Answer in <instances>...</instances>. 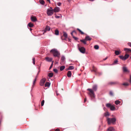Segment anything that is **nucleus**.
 Returning <instances> with one entry per match:
<instances>
[{
    "label": "nucleus",
    "instance_id": "nucleus-1",
    "mask_svg": "<svg viewBox=\"0 0 131 131\" xmlns=\"http://www.w3.org/2000/svg\"><path fill=\"white\" fill-rule=\"evenodd\" d=\"M50 52L53 54L54 57H57L59 59L60 53L57 49H52L51 50Z\"/></svg>",
    "mask_w": 131,
    "mask_h": 131
},
{
    "label": "nucleus",
    "instance_id": "nucleus-2",
    "mask_svg": "<svg viewBox=\"0 0 131 131\" xmlns=\"http://www.w3.org/2000/svg\"><path fill=\"white\" fill-rule=\"evenodd\" d=\"M116 119L115 118H107V121L108 124H110L111 123L114 124L116 121Z\"/></svg>",
    "mask_w": 131,
    "mask_h": 131
},
{
    "label": "nucleus",
    "instance_id": "nucleus-3",
    "mask_svg": "<svg viewBox=\"0 0 131 131\" xmlns=\"http://www.w3.org/2000/svg\"><path fill=\"white\" fill-rule=\"evenodd\" d=\"M87 90L89 91V94L92 97H94V93L93 90L91 89H87Z\"/></svg>",
    "mask_w": 131,
    "mask_h": 131
},
{
    "label": "nucleus",
    "instance_id": "nucleus-4",
    "mask_svg": "<svg viewBox=\"0 0 131 131\" xmlns=\"http://www.w3.org/2000/svg\"><path fill=\"white\" fill-rule=\"evenodd\" d=\"M129 54H126L125 55L124 57L123 56H119V57L121 59L123 60H125L127 59L129 57Z\"/></svg>",
    "mask_w": 131,
    "mask_h": 131
},
{
    "label": "nucleus",
    "instance_id": "nucleus-5",
    "mask_svg": "<svg viewBox=\"0 0 131 131\" xmlns=\"http://www.w3.org/2000/svg\"><path fill=\"white\" fill-rule=\"evenodd\" d=\"M106 106L108 107H110V110L112 111H114L115 110V107L113 105H112L110 103L106 104Z\"/></svg>",
    "mask_w": 131,
    "mask_h": 131
},
{
    "label": "nucleus",
    "instance_id": "nucleus-6",
    "mask_svg": "<svg viewBox=\"0 0 131 131\" xmlns=\"http://www.w3.org/2000/svg\"><path fill=\"white\" fill-rule=\"evenodd\" d=\"M78 46L79 48V49L80 51L82 53H85V49L83 47H79V45H78Z\"/></svg>",
    "mask_w": 131,
    "mask_h": 131
},
{
    "label": "nucleus",
    "instance_id": "nucleus-7",
    "mask_svg": "<svg viewBox=\"0 0 131 131\" xmlns=\"http://www.w3.org/2000/svg\"><path fill=\"white\" fill-rule=\"evenodd\" d=\"M53 11L50 10L49 9H48L47 10V14L48 16H51L53 14Z\"/></svg>",
    "mask_w": 131,
    "mask_h": 131
},
{
    "label": "nucleus",
    "instance_id": "nucleus-8",
    "mask_svg": "<svg viewBox=\"0 0 131 131\" xmlns=\"http://www.w3.org/2000/svg\"><path fill=\"white\" fill-rule=\"evenodd\" d=\"M46 81V79L45 78H42L40 81V85L41 86H43Z\"/></svg>",
    "mask_w": 131,
    "mask_h": 131
},
{
    "label": "nucleus",
    "instance_id": "nucleus-9",
    "mask_svg": "<svg viewBox=\"0 0 131 131\" xmlns=\"http://www.w3.org/2000/svg\"><path fill=\"white\" fill-rule=\"evenodd\" d=\"M63 36L61 37V38L62 40L65 39L67 37V34L65 32H63Z\"/></svg>",
    "mask_w": 131,
    "mask_h": 131
},
{
    "label": "nucleus",
    "instance_id": "nucleus-10",
    "mask_svg": "<svg viewBox=\"0 0 131 131\" xmlns=\"http://www.w3.org/2000/svg\"><path fill=\"white\" fill-rule=\"evenodd\" d=\"M45 59L48 62H52V60H53L52 58H49V57H46L45 58Z\"/></svg>",
    "mask_w": 131,
    "mask_h": 131
},
{
    "label": "nucleus",
    "instance_id": "nucleus-11",
    "mask_svg": "<svg viewBox=\"0 0 131 131\" xmlns=\"http://www.w3.org/2000/svg\"><path fill=\"white\" fill-rule=\"evenodd\" d=\"M60 11V8L58 7H55L53 9V12L55 13L58 12Z\"/></svg>",
    "mask_w": 131,
    "mask_h": 131
},
{
    "label": "nucleus",
    "instance_id": "nucleus-12",
    "mask_svg": "<svg viewBox=\"0 0 131 131\" xmlns=\"http://www.w3.org/2000/svg\"><path fill=\"white\" fill-rule=\"evenodd\" d=\"M65 58L64 56H62L61 58V64H62L64 61H65Z\"/></svg>",
    "mask_w": 131,
    "mask_h": 131
},
{
    "label": "nucleus",
    "instance_id": "nucleus-13",
    "mask_svg": "<svg viewBox=\"0 0 131 131\" xmlns=\"http://www.w3.org/2000/svg\"><path fill=\"white\" fill-rule=\"evenodd\" d=\"M31 20L33 22H35L37 20L36 17L35 16H32L31 18Z\"/></svg>",
    "mask_w": 131,
    "mask_h": 131
},
{
    "label": "nucleus",
    "instance_id": "nucleus-14",
    "mask_svg": "<svg viewBox=\"0 0 131 131\" xmlns=\"http://www.w3.org/2000/svg\"><path fill=\"white\" fill-rule=\"evenodd\" d=\"M123 70L124 72H129V71L127 69V68L125 67H124L123 68Z\"/></svg>",
    "mask_w": 131,
    "mask_h": 131
},
{
    "label": "nucleus",
    "instance_id": "nucleus-15",
    "mask_svg": "<svg viewBox=\"0 0 131 131\" xmlns=\"http://www.w3.org/2000/svg\"><path fill=\"white\" fill-rule=\"evenodd\" d=\"M50 28L49 26H47L45 28V29L44 30V32H46L47 31H49L50 30Z\"/></svg>",
    "mask_w": 131,
    "mask_h": 131
},
{
    "label": "nucleus",
    "instance_id": "nucleus-16",
    "mask_svg": "<svg viewBox=\"0 0 131 131\" xmlns=\"http://www.w3.org/2000/svg\"><path fill=\"white\" fill-rule=\"evenodd\" d=\"M85 39L86 41H90L92 39V38H91L89 36H87L85 37Z\"/></svg>",
    "mask_w": 131,
    "mask_h": 131
},
{
    "label": "nucleus",
    "instance_id": "nucleus-17",
    "mask_svg": "<svg viewBox=\"0 0 131 131\" xmlns=\"http://www.w3.org/2000/svg\"><path fill=\"white\" fill-rule=\"evenodd\" d=\"M93 91H96L97 89V86L96 85H94L93 87Z\"/></svg>",
    "mask_w": 131,
    "mask_h": 131
},
{
    "label": "nucleus",
    "instance_id": "nucleus-18",
    "mask_svg": "<svg viewBox=\"0 0 131 131\" xmlns=\"http://www.w3.org/2000/svg\"><path fill=\"white\" fill-rule=\"evenodd\" d=\"M124 50L127 51V52H131V49L127 48H125Z\"/></svg>",
    "mask_w": 131,
    "mask_h": 131
},
{
    "label": "nucleus",
    "instance_id": "nucleus-19",
    "mask_svg": "<svg viewBox=\"0 0 131 131\" xmlns=\"http://www.w3.org/2000/svg\"><path fill=\"white\" fill-rule=\"evenodd\" d=\"M67 76L69 77H70L71 75V71H69L67 74Z\"/></svg>",
    "mask_w": 131,
    "mask_h": 131
},
{
    "label": "nucleus",
    "instance_id": "nucleus-20",
    "mask_svg": "<svg viewBox=\"0 0 131 131\" xmlns=\"http://www.w3.org/2000/svg\"><path fill=\"white\" fill-rule=\"evenodd\" d=\"M80 41L81 42H82L84 44H86V40H85V39L83 40H81Z\"/></svg>",
    "mask_w": 131,
    "mask_h": 131
},
{
    "label": "nucleus",
    "instance_id": "nucleus-21",
    "mask_svg": "<svg viewBox=\"0 0 131 131\" xmlns=\"http://www.w3.org/2000/svg\"><path fill=\"white\" fill-rule=\"evenodd\" d=\"M107 130L108 131H113L114 130V128L112 127H110L108 128Z\"/></svg>",
    "mask_w": 131,
    "mask_h": 131
},
{
    "label": "nucleus",
    "instance_id": "nucleus-22",
    "mask_svg": "<svg viewBox=\"0 0 131 131\" xmlns=\"http://www.w3.org/2000/svg\"><path fill=\"white\" fill-rule=\"evenodd\" d=\"M92 68H93V69L92 70V72H96V68L94 66H93Z\"/></svg>",
    "mask_w": 131,
    "mask_h": 131
},
{
    "label": "nucleus",
    "instance_id": "nucleus-23",
    "mask_svg": "<svg viewBox=\"0 0 131 131\" xmlns=\"http://www.w3.org/2000/svg\"><path fill=\"white\" fill-rule=\"evenodd\" d=\"M28 25L29 27H33L34 26L33 24L31 23H29L28 24Z\"/></svg>",
    "mask_w": 131,
    "mask_h": 131
},
{
    "label": "nucleus",
    "instance_id": "nucleus-24",
    "mask_svg": "<svg viewBox=\"0 0 131 131\" xmlns=\"http://www.w3.org/2000/svg\"><path fill=\"white\" fill-rule=\"evenodd\" d=\"M50 85V83L48 82H46L45 84V87H49Z\"/></svg>",
    "mask_w": 131,
    "mask_h": 131
},
{
    "label": "nucleus",
    "instance_id": "nucleus-25",
    "mask_svg": "<svg viewBox=\"0 0 131 131\" xmlns=\"http://www.w3.org/2000/svg\"><path fill=\"white\" fill-rule=\"evenodd\" d=\"M53 75V73H49L48 76L50 78L52 77Z\"/></svg>",
    "mask_w": 131,
    "mask_h": 131
},
{
    "label": "nucleus",
    "instance_id": "nucleus-26",
    "mask_svg": "<svg viewBox=\"0 0 131 131\" xmlns=\"http://www.w3.org/2000/svg\"><path fill=\"white\" fill-rule=\"evenodd\" d=\"M121 103V102L119 100H117L115 101V103L116 105H118L119 104H120Z\"/></svg>",
    "mask_w": 131,
    "mask_h": 131
},
{
    "label": "nucleus",
    "instance_id": "nucleus-27",
    "mask_svg": "<svg viewBox=\"0 0 131 131\" xmlns=\"http://www.w3.org/2000/svg\"><path fill=\"white\" fill-rule=\"evenodd\" d=\"M77 29L79 31V32H80L82 35H83L84 34V32L79 29L77 28Z\"/></svg>",
    "mask_w": 131,
    "mask_h": 131
},
{
    "label": "nucleus",
    "instance_id": "nucleus-28",
    "mask_svg": "<svg viewBox=\"0 0 131 131\" xmlns=\"http://www.w3.org/2000/svg\"><path fill=\"white\" fill-rule=\"evenodd\" d=\"M74 69V67L73 66H70L68 69V70H72Z\"/></svg>",
    "mask_w": 131,
    "mask_h": 131
},
{
    "label": "nucleus",
    "instance_id": "nucleus-29",
    "mask_svg": "<svg viewBox=\"0 0 131 131\" xmlns=\"http://www.w3.org/2000/svg\"><path fill=\"white\" fill-rule=\"evenodd\" d=\"M65 68V67L64 66H61L60 68V71H62Z\"/></svg>",
    "mask_w": 131,
    "mask_h": 131
},
{
    "label": "nucleus",
    "instance_id": "nucleus-30",
    "mask_svg": "<svg viewBox=\"0 0 131 131\" xmlns=\"http://www.w3.org/2000/svg\"><path fill=\"white\" fill-rule=\"evenodd\" d=\"M120 52L116 50L115 52V54L116 55H118L119 54Z\"/></svg>",
    "mask_w": 131,
    "mask_h": 131
},
{
    "label": "nucleus",
    "instance_id": "nucleus-31",
    "mask_svg": "<svg viewBox=\"0 0 131 131\" xmlns=\"http://www.w3.org/2000/svg\"><path fill=\"white\" fill-rule=\"evenodd\" d=\"M129 85V84L127 82L125 83L122 84V85L125 86H127Z\"/></svg>",
    "mask_w": 131,
    "mask_h": 131
},
{
    "label": "nucleus",
    "instance_id": "nucleus-32",
    "mask_svg": "<svg viewBox=\"0 0 131 131\" xmlns=\"http://www.w3.org/2000/svg\"><path fill=\"white\" fill-rule=\"evenodd\" d=\"M40 3L42 5H43L45 3V2L43 0H41L39 1Z\"/></svg>",
    "mask_w": 131,
    "mask_h": 131
},
{
    "label": "nucleus",
    "instance_id": "nucleus-33",
    "mask_svg": "<svg viewBox=\"0 0 131 131\" xmlns=\"http://www.w3.org/2000/svg\"><path fill=\"white\" fill-rule=\"evenodd\" d=\"M59 34V31L58 30H56L55 31V34L56 35H58Z\"/></svg>",
    "mask_w": 131,
    "mask_h": 131
},
{
    "label": "nucleus",
    "instance_id": "nucleus-34",
    "mask_svg": "<svg viewBox=\"0 0 131 131\" xmlns=\"http://www.w3.org/2000/svg\"><path fill=\"white\" fill-rule=\"evenodd\" d=\"M94 48L96 49H99V46L97 45H95L94 46Z\"/></svg>",
    "mask_w": 131,
    "mask_h": 131
},
{
    "label": "nucleus",
    "instance_id": "nucleus-35",
    "mask_svg": "<svg viewBox=\"0 0 131 131\" xmlns=\"http://www.w3.org/2000/svg\"><path fill=\"white\" fill-rule=\"evenodd\" d=\"M37 78V77H36V78H35L34 80L33 81V85H32V86H34V85L35 84V83L36 82V81Z\"/></svg>",
    "mask_w": 131,
    "mask_h": 131
},
{
    "label": "nucleus",
    "instance_id": "nucleus-36",
    "mask_svg": "<svg viewBox=\"0 0 131 131\" xmlns=\"http://www.w3.org/2000/svg\"><path fill=\"white\" fill-rule=\"evenodd\" d=\"M105 116H108L110 115V114L108 112H107L105 113Z\"/></svg>",
    "mask_w": 131,
    "mask_h": 131
},
{
    "label": "nucleus",
    "instance_id": "nucleus-37",
    "mask_svg": "<svg viewBox=\"0 0 131 131\" xmlns=\"http://www.w3.org/2000/svg\"><path fill=\"white\" fill-rule=\"evenodd\" d=\"M73 33H74L76 34V31L75 30H74L71 33V34L72 36H73Z\"/></svg>",
    "mask_w": 131,
    "mask_h": 131
},
{
    "label": "nucleus",
    "instance_id": "nucleus-38",
    "mask_svg": "<svg viewBox=\"0 0 131 131\" xmlns=\"http://www.w3.org/2000/svg\"><path fill=\"white\" fill-rule=\"evenodd\" d=\"M53 61H52V63L51 64V65L49 68V69H50L52 68L53 65Z\"/></svg>",
    "mask_w": 131,
    "mask_h": 131
},
{
    "label": "nucleus",
    "instance_id": "nucleus-39",
    "mask_svg": "<svg viewBox=\"0 0 131 131\" xmlns=\"http://www.w3.org/2000/svg\"><path fill=\"white\" fill-rule=\"evenodd\" d=\"M44 100H42L41 102V106H43L44 104Z\"/></svg>",
    "mask_w": 131,
    "mask_h": 131
},
{
    "label": "nucleus",
    "instance_id": "nucleus-40",
    "mask_svg": "<svg viewBox=\"0 0 131 131\" xmlns=\"http://www.w3.org/2000/svg\"><path fill=\"white\" fill-rule=\"evenodd\" d=\"M116 82H110L109 83V84L111 85H113L116 84Z\"/></svg>",
    "mask_w": 131,
    "mask_h": 131
},
{
    "label": "nucleus",
    "instance_id": "nucleus-41",
    "mask_svg": "<svg viewBox=\"0 0 131 131\" xmlns=\"http://www.w3.org/2000/svg\"><path fill=\"white\" fill-rule=\"evenodd\" d=\"M33 63L34 64H35V58H32Z\"/></svg>",
    "mask_w": 131,
    "mask_h": 131
},
{
    "label": "nucleus",
    "instance_id": "nucleus-42",
    "mask_svg": "<svg viewBox=\"0 0 131 131\" xmlns=\"http://www.w3.org/2000/svg\"><path fill=\"white\" fill-rule=\"evenodd\" d=\"M53 71L54 72H55L56 73H57L58 72V70H57V69H53Z\"/></svg>",
    "mask_w": 131,
    "mask_h": 131
},
{
    "label": "nucleus",
    "instance_id": "nucleus-43",
    "mask_svg": "<svg viewBox=\"0 0 131 131\" xmlns=\"http://www.w3.org/2000/svg\"><path fill=\"white\" fill-rule=\"evenodd\" d=\"M72 36L73 37V38L75 40H77L78 39V38H77L76 37H75V36H74L73 35V36Z\"/></svg>",
    "mask_w": 131,
    "mask_h": 131
},
{
    "label": "nucleus",
    "instance_id": "nucleus-44",
    "mask_svg": "<svg viewBox=\"0 0 131 131\" xmlns=\"http://www.w3.org/2000/svg\"><path fill=\"white\" fill-rule=\"evenodd\" d=\"M118 62V61L117 60H115L114 62V64H117V62Z\"/></svg>",
    "mask_w": 131,
    "mask_h": 131
},
{
    "label": "nucleus",
    "instance_id": "nucleus-45",
    "mask_svg": "<svg viewBox=\"0 0 131 131\" xmlns=\"http://www.w3.org/2000/svg\"><path fill=\"white\" fill-rule=\"evenodd\" d=\"M55 17L56 18H58L60 17V16H58L56 14H55Z\"/></svg>",
    "mask_w": 131,
    "mask_h": 131
},
{
    "label": "nucleus",
    "instance_id": "nucleus-46",
    "mask_svg": "<svg viewBox=\"0 0 131 131\" xmlns=\"http://www.w3.org/2000/svg\"><path fill=\"white\" fill-rule=\"evenodd\" d=\"M129 83L131 84V75H130V79H129Z\"/></svg>",
    "mask_w": 131,
    "mask_h": 131
},
{
    "label": "nucleus",
    "instance_id": "nucleus-47",
    "mask_svg": "<svg viewBox=\"0 0 131 131\" xmlns=\"http://www.w3.org/2000/svg\"><path fill=\"white\" fill-rule=\"evenodd\" d=\"M127 45L131 47V42H128L127 43Z\"/></svg>",
    "mask_w": 131,
    "mask_h": 131
},
{
    "label": "nucleus",
    "instance_id": "nucleus-48",
    "mask_svg": "<svg viewBox=\"0 0 131 131\" xmlns=\"http://www.w3.org/2000/svg\"><path fill=\"white\" fill-rule=\"evenodd\" d=\"M110 95L111 96H113V92L112 91H110Z\"/></svg>",
    "mask_w": 131,
    "mask_h": 131
},
{
    "label": "nucleus",
    "instance_id": "nucleus-49",
    "mask_svg": "<svg viewBox=\"0 0 131 131\" xmlns=\"http://www.w3.org/2000/svg\"><path fill=\"white\" fill-rule=\"evenodd\" d=\"M57 5L58 6H60L61 5V3H60V2L58 3H57Z\"/></svg>",
    "mask_w": 131,
    "mask_h": 131
},
{
    "label": "nucleus",
    "instance_id": "nucleus-50",
    "mask_svg": "<svg viewBox=\"0 0 131 131\" xmlns=\"http://www.w3.org/2000/svg\"><path fill=\"white\" fill-rule=\"evenodd\" d=\"M49 9H50V10H52L53 11V9L52 7H50V8H49Z\"/></svg>",
    "mask_w": 131,
    "mask_h": 131
},
{
    "label": "nucleus",
    "instance_id": "nucleus-51",
    "mask_svg": "<svg viewBox=\"0 0 131 131\" xmlns=\"http://www.w3.org/2000/svg\"><path fill=\"white\" fill-rule=\"evenodd\" d=\"M55 131H60V130L59 129L57 128L56 130Z\"/></svg>",
    "mask_w": 131,
    "mask_h": 131
},
{
    "label": "nucleus",
    "instance_id": "nucleus-52",
    "mask_svg": "<svg viewBox=\"0 0 131 131\" xmlns=\"http://www.w3.org/2000/svg\"><path fill=\"white\" fill-rule=\"evenodd\" d=\"M86 98H85L84 99V103H85L86 101Z\"/></svg>",
    "mask_w": 131,
    "mask_h": 131
},
{
    "label": "nucleus",
    "instance_id": "nucleus-53",
    "mask_svg": "<svg viewBox=\"0 0 131 131\" xmlns=\"http://www.w3.org/2000/svg\"><path fill=\"white\" fill-rule=\"evenodd\" d=\"M46 0L49 3H50V0Z\"/></svg>",
    "mask_w": 131,
    "mask_h": 131
},
{
    "label": "nucleus",
    "instance_id": "nucleus-54",
    "mask_svg": "<svg viewBox=\"0 0 131 131\" xmlns=\"http://www.w3.org/2000/svg\"><path fill=\"white\" fill-rule=\"evenodd\" d=\"M107 57L103 59V60H106L107 59Z\"/></svg>",
    "mask_w": 131,
    "mask_h": 131
},
{
    "label": "nucleus",
    "instance_id": "nucleus-55",
    "mask_svg": "<svg viewBox=\"0 0 131 131\" xmlns=\"http://www.w3.org/2000/svg\"><path fill=\"white\" fill-rule=\"evenodd\" d=\"M68 1L69 2H70L71 1V0H68Z\"/></svg>",
    "mask_w": 131,
    "mask_h": 131
},
{
    "label": "nucleus",
    "instance_id": "nucleus-56",
    "mask_svg": "<svg viewBox=\"0 0 131 131\" xmlns=\"http://www.w3.org/2000/svg\"><path fill=\"white\" fill-rule=\"evenodd\" d=\"M89 1H94V0H89Z\"/></svg>",
    "mask_w": 131,
    "mask_h": 131
},
{
    "label": "nucleus",
    "instance_id": "nucleus-57",
    "mask_svg": "<svg viewBox=\"0 0 131 131\" xmlns=\"http://www.w3.org/2000/svg\"><path fill=\"white\" fill-rule=\"evenodd\" d=\"M57 95H59V94L57 93Z\"/></svg>",
    "mask_w": 131,
    "mask_h": 131
},
{
    "label": "nucleus",
    "instance_id": "nucleus-58",
    "mask_svg": "<svg viewBox=\"0 0 131 131\" xmlns=\"http://www.w3.org/2000/svg\"><path fill=\"white\" fill-rule=\"evenodd\" d=\"M30 30H32V29L31 28H30Z\"/></svg>",
    "mask_w": 131,
    "mask_h": 131
},
{
    "label": "nucleus",
    "instance_id": "nucleus-59",
    "mask_svg": "<svg viewBox=\"0 0 131 131\" xmlns=\"http://www.w3.org/2000/svg\"><path fill=\"white\" fill-rule=\"evenodd\" d=\"M130 58L131 59V57H130Z\"/></svg>",
    "mask_w": 131,
    "mask_h": 131
}]
</instances>
